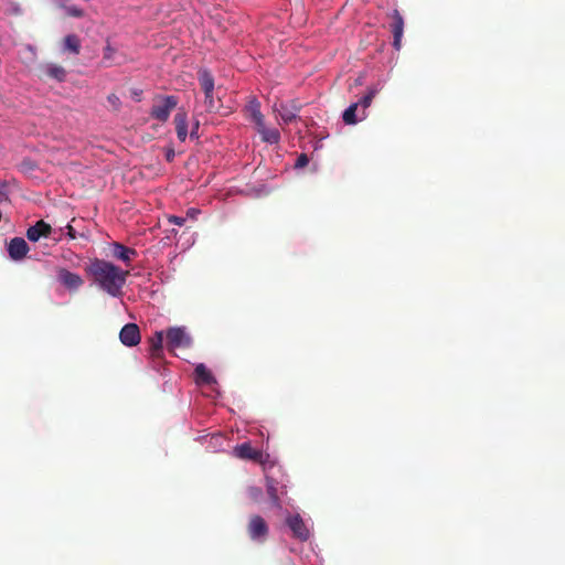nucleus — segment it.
<instances>
[{"label": "nucleus", "mask_w": 565, "mask_h": 565, "mask_svg": "<svg viewBox=\"0 0 565 565\" xmlns=\"http://www.w3.org/2000/svg\"><path fill=\"white\" fill-rule=\"evenodd\" d=\"M85 271L94 284L113 297L122 294V287L129 275L128 270H122L111 262L100 258L90 259Z\"/></svg>", "instance_id": "f257e3e1"}, {"label": "nucleus", "mask_w": 565, "mask_h": 565, "mask_svg": "<svg viewBox=\"0 0 565 565\" xmlns=\"http://www.w3.org/2000/svg\"><path fill=\"white\" fill-rule=\"evenodd\" d=\"M375 89H369L367 94L364 95L358 103L350 105L343 113L342 119L347 125H354L359 120L365 118V110L370 107L374 96Z\"/></svg>", "instance_id": "f03ea898"}, {"label": "nucleus", "mask_w": 565, "mask_h": 565, "mask_svg": "<svg viewBox=\"0 0 565 565\" xmlns=\"http://www.w3.org/2000/svg\"><path fill=\"white\" fill-rule=\"evenodd\" d=\"M179 99L177 96H158L151 107L150 116L161 122H166L171 111L178 106Z\"/></svg>", "instance_id": "7ed1b4c3"}, {"label": "nucleus", "mask_w": 565, "mask_h": 565, "mask_svg": "<svg viewBox=\"0 0 565 565\" xmlns=\"http://www.w3.org/2000/svg\"><path fill=\"white\" fill-rule=\"evenodd\" d=\"M167 348L173 352L177 349H186L192 344V339L184 327H171L166 332Z\"/></svg>", "instance_id": "20e7f679"}, {"label": "nucleus", "mask_w": 565, "mask_h": 565, "mask_svg": "<svg viewBox=\"0 0 565 565\" xmlns=\"http://www.w3.org/2000/svg\"><path fill=\"white\" fill-rule=\"evenodd\" d=\"M247 533L252 541L264 542L269 533V527L260 515H252L247 524Z\"/></svg>", "instance_id": "39448f33"}, {"label": "nucleus", "mask_w": 565, "mask_h": 565, "mask_svg": "<svg viewBox=\"0 0 565 565\" xmlns=\"http://www.w3.org/2000/svg\"><path fill=\"white\" fill-rule=\"evenodd\" d=\"M286 524L292 532V536L296 540L300 542H306L309 540L310 531L300 514L288 515L286 518Z\"/></svg>", "instance_id": "423d86ee"}, {"label": "nucleus", "mask_w": 565, "mask_h": 565, "mask_svg": "<svg viewBox=\"0 0 565 565\" xmlns=\"http://www.w3.org/2000/svg\"><path fill=\"white\" fill-rule=\"evenodd\" d=\"M388 17L391 19L390 31L393 34V46L398 51L401 50L404 34V19L397 9H394Z\"/></svg>", "instance_id": "0eeeda50"}, {"label": "nucleus", "mask_w": 565, "mask_h": 565, "mask_svg": "<svg viewBox=\"0 0 565 565\" xmlns=\"http://www.w3.org/2000/svg\"><path fill=\"white\" fill-rule=\"evenodd\" d=\"M300 108V105H298L295 100L290 103H279L274 105V110L278 113L285 124H289L297 119Z\"/></svg>", "instance_id": "6e6552de"}, {"label": "nucleus", "mask_w": 565, "mask_h": 565, "mask_svg": "<svg viewBox=\"0 0 565 565\" xmlns=\"http://www.w3.org/2000/svg\"><path fill=\"white\" fill-rule=\"evenodd\" d=\"M57 279L64 287L70 290H77L84 284L83 278L78 274L72 273L66 268L57 269Z\"/></svg>", "instance_id": "1a4fd4ad"}, {"label": "nucleus", "mask_w": 565, "mask_h": 565, "mask_svg": "<svg viewBox=\"0 0 565 565\" xmlns=\"http://www.w3.org/2000/svg\"><path fill=\"white\" fill-rule=\"evenodd\" d=\"M119 339L126 347L137 345L141 340L139 327L136 323L125 324L120 330Z\"/></svg>", "instance_id": "9d476101"}, {"label": "nucleus", "mask_w": 565, "mask_h": 565, "mask_svg": "<svg viewBox=\"0 0 565 565\" xmlns=\"http://www.w3.org/2000/svg\"><path fill=\"white\" fill-rule=\"evenodd\" d=\"M7 249L10 258L15 262L22 260L30 250L28 243L22 237H13L8 243Z\"/></svg>", "instance_id": "9b49d317"}, {"label": "nucleus", "mask_w": 565, "mask_h": 565, "mask_svg": "<svg viewBox=\"0 0 565 565\" xmlns=\"http://www.w3.org/2000/svg\"><path fill=\"white\" fill-rule=\"evenodd\" d=\"M113 257L121 260L127 267L131 265V262L137 256V250L122 245L119 242L111 243Z\"/></svg>", "instance_id": "f8f14e48"}, {"label": "nucleus", "mask_w": 565, "mask_h": 565, "mask_svg": "<svg viewBox=\"0 0 565 565\" xmlns=\"http://www.w3.org/2000/svg\"><path fill=\"white\" fill-rule=\"evenodd\" d=\"M52 231V226L49 223L40 220L28 228L26 237L31 242H38L41 237H49Z\"/></svg>", "instance_id": "ddd939ff"}, {"label": "nucleus", "mask_w": 565, "mask_h": 565, "mask_svg": "<svg viewBox=\"0 0 565 565\" xmlns=\"http://www.w3.org/2000/svg\"><path fill=\"white\" fill-rule=\"evenodd\" d=\"M234 454L236 457L241 459H248L256 462H259L263 459V452L258 449L253 448L249 443H243L241 445H237L234 448Z\"/></svg>", "instance_id": "4468645a"}, {"label": "nucleus", "mask_w": 565, "mask_h": 565, "mask_svg": "<svg viewBox=\"0 0 565 565\" xmlns=\"http://www.w3.org/2000/svg\"><path fill=\"white\" fill-rule=\"evenodd\" d=\"M174 125L178 139L180 141H185L188 137V114L184 109H179V111L174 116Z\"/></svg>", "instance_id": "2eb2a0df"}, {"label": "nucleus", "mask_w": 565, "mask_h": 565, "mask_svg": "<svg viewBox=\"0 0 565 565\" xmlns=\"http://www.w3.org/2000/svg\"><path fill=\"white\" fill-rule=\"evenodd\" d=\"M257 132L260 135L264 142L276 145L280 141V132L276 128H268L265 125V120L262 124L256 125Z\"/></svg>", "instance_id": "dca6fc26"}, {"label": "nucleus", "mask_w": 565, "mask_h": 565, "mask_svg": "<svg viewBox=\"0 0 565 565\" xmlns=\"http://www.w3.org/2000/svg\"><path fill=\"white\" fill-rule=\"evenodd\" d=\"M118 57V51L110 45V43L107 41L106 46L103 50V58L100 61V66L104 68L111 67L114 65H120L121 62L117 61Z\"/></svg>", "instance_id": "f3484780"}, {"label": "nucleus", "mask_w": 565, "mask_h": 565, "mask_svg": "<svg viewBox=\"0 0 565 565\" xmlns=\"http://www.w3.org/2000/svg\"><path fill=\"white\" fill-rule=\"evenodd\" d=\"M150 355L153 359H160L163 354V331H157L149 340Z\"/></svg>", "instance_id": "a211bd4d"}, {"label": "nucleus", "mask_w": 565, "mask_h": 565, "mask_svg": "<svg viewBox=\"0 0 565 565\" xmlns=\"http://www.w3.org/2000/svg\"><path fill=\"white\" fill-rule=\"evenodd\" d=\"M199 82L201 88L204 93H213L214 92V78L210 71L201 70L199 71Z\"/></svg>", "instance_id": "6ab92c4d"}, {"label": "nucleus", "mask_w": 565, "mask_h": 565, "mask_svg": "<svg viewBox=\"0 0 565 565\" xmlns=\"http://www.w3.org/2000/svg\"><path fill=\"white\" fill-rule=\"evenodd\" d=\"M44 71L49 77L54 78L58 82H63L66 77L65 68L57 64H53V63L46 64L44 66Z\"/></svg>", "instance_id": "aec40b11"}, {"label": "nucleus", "mask_w": 565, "mask_h": 565, "mask_svg": "<svg viewBox=\"0 0 565 565\" xmlns=\"http://www.w3.org/2000/svg\"><path fill=\"white\" fill-rule=\"evenodd\" d=\"M63 46L65 51L77 55L81 52V40L76 34H68L63 40Z\"/></svg>", "instance_id": "412c9836"}, {"label": "nucleus", "mask_w": 565, "mask_h": 565, "mask_svg": "<svg viewBox=\"0 0 565 565\" xmlns=\"http://www.w3.org/2000/svg\"><path fill=\"white\" fill-rule=\"evenodd\" d=\"M267 494L274 507H280V500L277 491V482L274 478L266 476Z\"/></svg>", "instance_id": "4be33fe9"}, {"label": "nucleus", "mask_w": 565, "mask_h": 565, "mask_svg": "<svg viewBox=\"0 0 565 565\" xmlns=\"http://www.w3.org/2000/svg\"><path fill=\"white\" fill-rule=\"evenodd\" d=\"M194 373L196 380L204 384H210L214 381L212 373L207 370V367L204 364L196 365Z\"/></svg>", "instance_id": "5701e85b"}, {"label": "nucleus", "mask_w": 565, "mask_h": 565, "mask_svg": "<svg viewBox=\"0 0 565 565\" xmlns=\"http://www.w3.org/2000/svg\"><path fill=\"white\" fill-rule=\"evenodd\" d=\"M248 111L250 113V118L255 126L262 124V121L265 120L263 114L260 113V105L258 102H252L248 105Z\"/></svg>", "instance_id": "b1692460"}, {"label": "nucleus", "mask_w": 565, "mask_h": 565, "mask_svg": "<svg viewBox=\"0 0 565 565\" xmlns=\"http://www.w3.org/2000/svg\"><path fill=\"white\" fill-rule=\"evenodd\" d=\"M204 104L205 108L210 113H216L220 110V99L215 100L213 97V93H204Z\"/></svg>", "instance_id": "393cba45"}, {"label": "nucleus", "mask_w": 565, "mask_h": 565, "mask_svg": "<svg viewBox=\"0 0 565 565\" xmlns=\"http://www.w3.org/2000/svg\"><path fill=\"white\" fill-rule=\"evenodd\" d=\"M248 497L255 501L258 502L263 497V490L259 487H249L248 488Z\"/></svg>", "instance_id": "a878e982"}, {"label": "nucleus", "mask_w": 565, "mask_h": 565, "mask_svg": "<svg viewBox=\"0 0 565 565\" xmlns=\"http://www.w3.org/2000/svg\"><path fill=\"white\" fill-rule=\"evenodd\" d=\"M107 102L110 104L114 110H119L121 106L120 98L116 94H109L107 96Z\"/></svg>", "instance_id": "bb28decb"}, {"label": "nucleus", "mask_w": 565, "mask_h": 565, "mask_svg": "<svg viewBox=\"0 0 565 565\" xmlns=\"http://www.w3.org/2000/svg\"><path fill=\"white\" fill-rule=\"evenodd\" d=\"M60 232L62 234L65 233V235L70 239H75L77 237V233H76L75 228L73 227V225H71V224H67L64 228H60Z\"/></svg>", "instance_id": "cd10ccee"}, {"label": "nucleus", "mask_w": 565, "mask_h": 565, "mask_svg": "<svg viewBox=\"0 0 565 565\" xmlns=\"http://www.w3.org/2000/svg\"><path fill=\"white\" fill-rule=\"evenodd\" d=\"M66 12L68 15L74 17V18H82L84 15L83 9L75 7V6L67 7Z\"/></svg>", "instance_id": "c85d7f7f"}, {"label": "nucleus", "mask_w": 565, "mask_h": 565, "mask_svg": "<svg viewBox=\"0 0 565 565\" xmlns=\"http://www.w3.org/2000/svg\"><path fill=\"white\" fill-rule=\"evenodd\" d=\"M308 163H309L308 156L306 153H301L300 156H298V158L295 162V168L301 169V168H305Z\"/></svg>", "instance_id": "c756f323"}, {"label": "nucleus", "mask_w": 565, "mask_h": 565, "mask_svg": "<svg viewBox=\"0 0 565 565\" xmlns=\"http://www.w3.org/2000/svg\"><path fill=\"white\" fill-rule=\"evenodd\" d=\"M169 222L179 226H183L185 224L186 218L182 216L171 215L169 216Z\"/></svg>", "instance_id": "7c9ffc66"}, {"label": "nucleus", "mask_w": 565, "mask_h": 565, "mask_svg": "<svg viewBox=\"0 0 565 565\" xmlns=\"http://www.w3.org/2000/svg\"><path fill=\"white\" fill-rule=\"evenodd\" d=\"M199 126H200L199 120H195L194 124H193L192 130L190 132V137L192 139H199V132H198Z\"/></svg>", "instance_id": "2f4dec72"}, {"label": "nucleus", "mask_w": 565, "mask_h": 565, "mask_svg": "<svg viewBox=\"0 0 565 565\" xmlns=\"http://www.w3.org/2000/svg\"><path fill=\"white\" fill-rule=\"evenodd\" d=\"M4 184L0 181V201H3L7 199V194L4 192Z\"/></svg>", "instance_id": "473e14b6"}, {"label": "nucleus", "mask_w": 565, "mask_h": 565, "mask_svg": "<svg viewBox=\"0 0 565 565\" xmlns=\"http://www.w3.org/2000/svg\"><path fill=\"white\" fill-rule=\"evenodd\" d=\"M174 156H175V154H174V150H173V149H169V150L167 151V153H166V158H167V160H168L169 162L173 160Z\"/></svg>", "instance_id": "72a5a7b5"}, {"label": "nucleus", "mask_w": 565, "mask_h": 565, "mask_svg": "<svg viewBox=\"0 0 565 565\" xmlns=\"http://www.w3.org/2000/svg\"><path fill=\"white\" fill-rule=\"evenodd\" d=\"M196 213H198V211H196V210H194V209H190V210L188 211V215H189V216H191V217H194Z\"/></svg>", "instance_id": "f704fd0d"}]
</instances>
